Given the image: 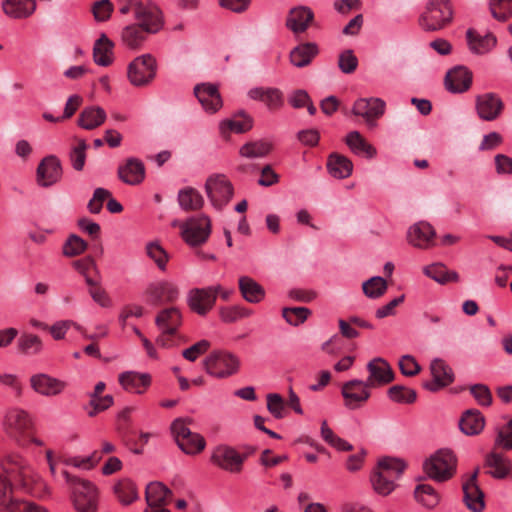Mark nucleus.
Segmentation results:
<instances>
[{"mask_svg":"<svg viewBox=\"0 0 512 512\" xmlns=\"http://www.w3.org/2000/svg\"><path fill=\"white\" fill-rule=\"evenodd\" d=\"M246 459L247 454H241L234 447L226 444L216 446L210 456V462L213 465L234 474L242 471Z\"/></svg>","mask_w":512,"mask_h":512,"instance_id":"nucleus-8","label":"nucleus"},{"mask_svg":"<svg viewBox=\"0 0 512 512\" xmlns=\"http://www.w3.org/2000/svg\"><path fill=\"white\" fill-rule=\"evenodd\" d=\"M467 40L470 50L476 54H484L490 51L496 45V37L489 33L483 37L479 36L473 30L467 31Z\"/></svg>","mask_w":512,"mask_h":512,"instance_id":"nucleus-40","label":"nucleus"},{"mask_svg":"<svg viewBox=\"0 0 512 512\" xmlns=\"http://www.w3.org/2000/svg\"><path fill=\"white\" fill-rule=\"evenodd\" d=\"M388 395L391 400L400 403H413L417 394L413 389L401 385H394L389 388Z\"/></svg>","mask_w":512,"mask_h":512,"instance_id":"nucleus-57","label":"nucleus"},{"mask_svg":"<svg viewBox=\"0 0 512 512\" xmlns=\"http://www.w3.org/2000/svg\"><path fill=\"white\" fill-rule=\"evenodd\" d=\"M405 468L406 464L402 459L386 456L379 459L375 469L384 475L397 480L404 472Z\"/></svg>","mask_w":512,"mask_h":512,"instance_id":"nucleus-43","label":"nucleus"},{"mask_svg":"<svg viewBox=\"0 0 512 512\" xmlns=\"http://www.w3.org/2000/svg\"><path fill=\"white\" fill-rule=\"evenodd\" d=\"M329 174L336 179H344L352 173L351 161L338 153H331L326 163Z\"/></svg>","mask_w":512,"mask_h":512,"instance_id":"nucleus-33","label":"nucleus"},{"mask_svg":"<svg viewBox=\"0 0 512 512\" xmlns=\"http://www.w3.org/2000/svg\"><path fill=\"white\" fill-rule=\"evenodd\" d=\"M114 493L123 505H129L138 498L135 484L129 479H122L114 486Z\"/></svg>","mask_w":512,"mask_h":512,"instance_id":"nucleus-45","label":"nucleus"},{"mask_svg":"<svg viewBox=\"0 0 512 512\" xmlns=\"http://www.w3.org/2000/svg\"><path fill=\"white\" fill-rule=\"evenodd\" d=\"M475 108L480 119L494 121L501 115L504 103L498 95L484 93L476 97Z\"/></svg>","mask_w":512,"mask_h":512,"instance_id":"nucleus-15","label":"nucleus"},{"mask_svg":"<svg viewBox=\"0 0 512 512\" xmlns=\"http://www.w3.org/2000/svg\"><path fill=\"white\" fill-rule=\"evenodd\" d=\"M18 349L24 354L34 355L41 351L42 342L37 335L23 334L18 339Z\"/></svg>","mask_w":512,"mask_h":512,"instance_id":"nucleus-54","label":"nucleus"},{"mask_svg":"<svg viewBox=\"0 0 512 512\" xmlns=\"http://www.w3.org/2000/svg\"><path fill=\"white\" fill-rule=\"evenodd\" d=\"M205 371L215 378H227L238 372L239 358L227 351H213L203 361Z\"/></svg>","mask_w":512,"mask_h":512,"instance_id":"nucleus-5","label":"nucleus"},{"mask_svg":"<svg viewBox=\"0 0 512 512\" xmlns=\"http://www.w3.org/2000/svg\"><path fill=\"white\" fill-rule=\"evenodd\" d=\"M414 497L427 509H434L440 502L439 493L429 484H418L414 490Z\"/></svg>","mask_w":512,"mask_h":512,"instance_id":"nucleus-42","label":"nucleus"},{"mask_svg":"<svg viewBox=\"0 0 512 512\" xmlns=\"http://www.w3.org/2000/svg\"><path fill=\"white\" fill-rule=\"evenodd\" d=\"M146 252L161 271L166 270L169 255L166 250L158 242H149L146 245Z\"/></svg>","mask_w":512,"mask_h":512,"instance_id":"nucleus-52","label":"nucleus"},{"mask_svg":"<svg viewBox=\"0 0 512 512\" xmlns=\"http://www.w3.org/2000/svg\"><path fill=\"white\" fill-rule=\"evenodd\" d=\"M178 202L180 207L185 211L200 210L204 205L202 195L192 187H187L179 191Z\"/></svg>","mask_w":512,"mask_h":512,"instance_id":"nucleus-41","label":"nucleus"},{"mask_svg":"<svg viewBox=\"0 0 512 512\" xmlns=\"http://www.w3.org/2000/svg\"><path fill=\"white\" fill-rule=\"evenodd\" d=\"M371 386L386 385L394 380V372L389 363L383 358H375L367 364Z\"/></svg>","mask_w":512,"mask_h":512,"instance_id":"nucleus-23","label":"nucleus"},{"mask_svg":"<svg viewBox=\"0 0 512 512\" xmlns=\"http://www.w3.org/2000/svg\"><path fill=\"white\" fill-rule=\"evenodd\" d=\"M249 315L250 312L241 306H228L219 309L220 319L225 323H233Z\"/></svg>","mask_w":512,"mask_h":512,"instance_id":"nucleus-58","label":"nucleus"},{"mask_svg":"<svg viewBox=\"0 0 512 512\" xmlns=\"http://www.w3.org/2000/svg\"><path fill=\"white\" fill-rule=\"evenodd\" d=\"M221 290V285H214L204 288H193L187 294V304L191 311L200 316H205L210 312Z\"/></svg>","mask_w":512,"mask_h":512,"instance_id":"nucleus-10","label":"nucleus"},{"mask_svg":"<svg viewBox=\"0 0 512 512\" xmlns=\"http://www.w3.org/2000/svg\"><path fill=\"white\" fill-rule=\"evenodd\" d=\"M489 9L496 20L505 22L512 17V0H490Z\"/></svg>","mask_w":512,"mask_h":512,"instance_id":"nucleus-49","label":"nucleus"},{"mask_svg":"<svg viewBox=\"0 0 512 512\" xmlns=\"http://www.w3.org/2000/svg\"><path fill=\"white\" fill-rule=\"evenodd\" d=\"M457 459L449 449H440L423 463L425 473L437 482L449 480L455 473Z\"/></svg>","mask_w":512,"mask_h":512,"instance_id":"nucleus-4","label":"nucleus"},{"mask_svg":"<svg viewBox=\"0 0 512 512\" xmlns=\"http://www.w3.org/2000/svg\"><path fill=\"white\" fill-rule=\"evenodd\" d=\"M248 96L256 101L263 102L271 111L280 109L283 106V94L277 88L255 87L249 90Z\"/></svg>","mask_w":512,"mask_h":512,"instance_id":"nucleus-26","label":"nucleus"},{"mask_svg":"<svg viewBox=\"0 0 512 512\" xmlns=\"http://www.w3.org/2000/svg\"><path fill=\"white\" fill-rule=\"evenodd\" d=\"M313 18L314 14L311 9L307 7L293 8L287 16L286 26L294 33H302L306 31Z\"/></svg>","mask_w":512,"mask_h":512,"instance_id":"nucleus-29","label":"nucleus"},{"mask_svg":"<svg viewBox=\"0 0 512 512\" xmlns=\"http://www.w3.org/2000/svg\"><path fill=\"white\" fill-rule=\"evenodd\" d=\"M211 233V220L206 215L193 217L182 225V238L190 246H198L207 241Z\"/></svg>","mask_w":512,"mask_h":512,"instance_id":"nucleus-11","label":"nucleus"},{"mask_svg":"<svg viewBox=\"0 0 512 512\" xmlns=\"http://www.w3.org/2000/svg\"><path fill=\"white\" fill-rule=\"evenodd\" d=\"M478 473L479 468H477L462 485L464 502L473 512H482L485 506L484 494L477 483Z\"/></svg>","mask_w":512,"mask_h":512,"instance_id":"nucleus-19","label":"nucleus"},{"mask_svg":"<svg viewBox=\"0 0 512 512\" xmlns=\"http://www.w3.org/2000/svg\"><path fill=\"white\" fill-rule=\"evenodd\" d=\"M106 112L98 106L84 108L79 114L78 125L86 130H92L104 123Z\"/></svg>","mask_w":512,"mask_h":512,"instance_id":"nucleus-36","label":"nucleus"},{"mask_svg":"<svg viewBox=\"0 0 512 512\" xmlns=\"http://www.w3.org/2000/svg\"><path fill=\"white\" fill-rule=\"evenodd\" d=\"M114 403V399L112 395L105 396H91L89 405L91 406V410L87 412L89 417H94L100 412L107 410Z\"/></svg>","mask_w":512,"mask_h":512,"instance_id":"nucleus-61","label":"nucleus"},{"mask_svg":"<svg viewBox=\"0 0 512 512\" xmlns=\"http://www.w3.org/2000/svg\"><path fill=\"white\" fill-rule=\"evenodd\" d=\"M220 127L223 132L229 130L235 133H244L253 127V119L244 112H241L233 119L223 121Z\"/></svg>","mask_w":512,"mask_h":512,"instance_id":"nucleus-47","label":"nucleus"},{"mask_svg":"<svg viewBox=\"0 0 512 512\" xmlns=\"http://www.w3.org/2000/svg\"><path fill=\"white\" fill-rule=\"evenodd\" d=\"M321 436L329 445L339 451H349L352 449V446L348 442L334 434L326 420L321 424Z\"/></svg>","mask_w":512,"mask_h":512,"instance_id":"nucleus-53","label":"nucleus"},{"mask_svg":"<svg viewBox=\"0 0 512 512\" xmlns=\"http://www.w3.org/2000/svg\"><path fill=\"white\" fill-rule=\"evenodd\" d=\"M172 492L161 482H151L146 487L145 498L148 506L166 505V498Z\"/></svg>","mask_w":512,"mask_h":512,"instance_id":"nucleus-44","label":"nucleus"},{"mask_svg":"<svg viewBox=\"0 0 512 512\" xmlns=\"http://www.w3.org/2000/svg\"><path fill=\"white\" fill-rule=\"evenodd\" d=\"M430 372L433 377V381L424 384V387L429 391L436 392L439 389L448 386L454 380L452 369L440 358H436L431 361Z\"/></svg>","mask_w":512,"mask_h":512,"instance_id":"nucleus-21","label":"nucleus"},{"mask_svg":"<svg viewBox=\"0 0 512 512\" xmlns=\"http://www.w3.org/2000/svg\"><path fill=\"white\" fill-rule=\"evenodd\" d=\"M435 229L425 221H420L408 228L407 242L418 249H429L434 245Z\"/></svg>","mask_w":512,"mask_h":512,"instance_id":"nucleus-16","label":"nucleus"},{"mask_svg":"<svg viewBox=\"0 0 512 512\" xmlns=\"http://www.w3.org/2000/svg\"><path fill=\"white\" fill-rule=\"evenodd\" d=\"M271 150L272 145L269 142L260 140L244 144L240 148L239 153L246 158H258L266 156Z\"/></svg>","mask_w":512,"mask_h":512,"instance_id":"nucleus-48","label":"nucleus"},{"mask_svg":"<svg viewBox=\"0 0 512 512\" xmlns=\"http://www.w3.org/2000/svg\"><path fill=\"white\" fill-rule=\"evenodd\" d=\"M88 247L85 240L75 234H71L63 244L62 252L66 257H75L82 254Z\"/></svg>","mask_w":512,"mask_h":512,"instance_id":"nucleus-51","label":"nucleus"},{"mask_svg":"<svg viewBox=\"0 0 512 512\" xmlns=\"http://www.w3.org/2000/svg\"><path fill=\"white\" fill-rule=\"evenodd\" d=\"M395 481L396 480L393 478L384 475L376 469H374L370 477L373 490L381 496H387L392 493L396 487Z\"/></svg>","mask_w":512,"mask_h":512,"instance_id":"nucleus-46","label":"nucleus"},{"mask_svg":"<svg viewBox=\"0 0 512 512\" xmlns=\"http://www.w3.org/2000/svg\"><path fill=\"white\" fill-rule=\"evenodd\" d=\"M495 448L512 449V419L497 431Z\"/></svg>","mask_w":512,"mask_h":512,"instance_id":"nucleus-63","label":"nucleus"},{"mask_svg":"<svg viewBox=\"0 0 512 512\" xmlns=\"http://www.w3.org/2000/svg\"><path fill=\"white\" fill-rule=\"evenodd\" d=\"M71 491V501L77 512H96L99 503L97 486L87 479L62 472Z\"/></svg>","mask_w":512,"mask_h":512,"instance_id":"nucleus-2","label":"nucleus"},{"mask_svg":"<svg viewBox=\"0 0 512 512\" xmlns=\"http://www.w3.org/2000/svg\"><path fill=\"white\" fill-rule=\"evenodd\" d=\"M136 24L142 25L146 31L156 34L164 26L162 11L154 3L144 0L138 11L134 15Z\"/></svg>","mask_w":512,"mask_h":512,"instance_id":"nucleus-13","label":"nucleus"},{"mask_svg":"<svg viewBox=\"0 0 512 512\" xmlns=\"http://www.w3.org/2000/svg\"><path fill=\"white\" fill-rule=\"evenodd\" d=\"M62 177V166L56 156H47L39 163L36 171L37 183L42 187H49Z\"/></svg>","mask_w":512,"mask_h":512,"instance_id":"nucleus-18","label":"nucleus"},{"mask_svg":"<svg viewBox=\"0 0 512 512\" xmlns=\"http://www.w3.org/2000/svg\"><path fill=\"white\" fill-rule=\"evenodd\" d=\"M113 47V42L106 36V34H101L93 47V58L95 63L104 67L109 66L113 61Z\"/></svg>","mask_w":512,"mask_h":512,"instance_id":"nucleus-35","label":"nucleus"},{"mask_svg":"<svg viewBox=\"0 0 512 512\" xmlns=\"http://www.w3.org/2000/svg\"><path fill=\"white\" fill-rule=\"evenodd\" d=\"M423 273L440 284L458 282L459 275L456 271L449 270L442 263H434L423 268Z\"/></svg>","mask_w":512,"mask_h":512,"instance_id":"nucleus-39","label":"nucleus"},{"mask_svg":"<svg viewBox=\"0 0 512 512\" xmlns=\"http://www.w3.org/2000/svg\"><path fill=\"white\" fill-rule=\"evenodd\" d=\"M156 70V59L151 54H144L129 64L128 79L134 86H143L155 78Z\"/></svg>","mask_w":512,"mask_h":512,"instance_id":"nucleus-9","label":"nucleus"},{"mask_svg":"<svg viewBox=\"0 0 512 512\" xmlns=\"http://www.w3.org/2000/svg\"><path fill=\"white\" fill-rule=\"evenodd\" d=\"M267 410L276 419H282L286 416V404L280 394L270 393L266 396Z\"/></svg>","mask_w":512,"mask_h":512,"instance_id":"nucleus-56","label":"nucleus"},{"mask_svg":"<svg viewBox=\"0 0 512 512\" xmlns=\"http://www.w3.org/2000/svg\"><path fill=\"white\" fill-rule=\"evenodd\" d=\"M171 431L178 447L187 455H197L206 447L203 436L193 433L184 419H176L171 424Z\"/></svg>","mask_w":512,"mask_h":512,"instance_id":"nucleus-6","label":"nucleus"},{"mask_svg":"<svg viewBox=\"0 0 512 512\" xmlns=\"http://www.w3.org/2000/svg\"><path fill=\"white\" fill-rule=\"evenodd\" d=\"M205 191L211 204L221 210L232 199L234 187L226 175L213 174L205 182Z\"/></svg>","mask_w":512,"mask_h":512,"instance_id":"nucleus-7","label":"nucleus"},{"mask_svg":"<svg viewBox=\"0 0 512 512\" xmlns=\"http://www.w3.org/2000/svg\"><path fill=\"white\" fill-rule=\"evenodd\" d=\"M385 102L379 98H361L354 102V115L365 117L369 125H374V119L383 115Z\"/></svg>","mask_w":512,"mask_h":512,"instance_id":"nucleus-24","label":"nucleus"},{"mask_svg":"<svg viewBox=\"0 0 512 512\" xmlns=\"http://www.w3.org/2000/svg\"><path fill=\"white\" fill-rule=\"evenodd\" d=\"M118 177L128 185H137L145 178L144 164L139 159L129 158L124 165L119 166Z\"/></svg>","mask_w":512,"mask_h":512,"instance_id":"nucleus-27","label":"nucleus"},{"mask_svg":"<svg viewBox=\"0 0 512 512\" xmlns=\"http://www.w3.org/2000/svg\"><path fill=\"white\" fill-rule=\"evenodd\" d=\"M5 428L19 445H26L25 433L32 428V419L27 411L20 408L9 410L5 416Z\"/></svg>","mask_w":512,"mask_h":512,"instance_id":"nucleus-12","label":"nucleus"},{"mask_svg":"<svg viewBox=\"0 0 512 512\" xmlns=\"http://www.w3.org/2000/svg\"><path fill=\"white\" fill-rule=\"evenodd\" d=\"M87 147L85 140L80 139L70 152V161L76 171H82L84 168Z\"/></svg>","mask_w":512,"mask_h":512,"instance_id":"nucleus-60","label":"nucleus"},{"mask_svg":"<svg viewBox=\"0 0 512 512\" xmlns=\"http://www.w3.org/2000/svg\"><path fill=\"white\" fill-rule=\"evenodd\" d=\"M29 382L34 392L45 397L57 396L67 386L66 382L45 373L32 375Z\"/></svg>","mask_w":512,"mask_h":512,"instance_id":"nucleus-17","label":"nucleus"},{"mask_svg":"<svg viewBox=\"0 0 512 512\" xmlns=\"http://www.w3.org/2000/svg\"><path fill=\"white\" fill-rule=\"evenodd\" d=\"M210 346H211V343L208 340L202 339V340L196 342L195 344H193L192 346H190L189 348L183 350L182 356L186 360H188L190 362H194L201 355L205 354L209 350Z\"/></svg>","mask_w":512,"mask_h":512,"instance_id":"nucleus-62","label":"nucleus"},{"mask_svg":"<svg viewBox=\"0 0 512 512\" xmlns=\"http://www.w3.org/2000/svg\"><path fill=\"white\" fill-rule=\"evenodd\" d=\"M319 53V48L316 43L308 42L303 43L290 52V62L296 67H305L309 65L314 57Z\"/></svg>","mask_w":512,"mask_h":512,"instance_id":"nucleus-30","label":"nucleus"},{"mask_svg":"<svg viewBox=\"0 0 512 512\" xmlns=\"http://www.w3.org/2000/svg\"><path fill=\"white\" fill-rule=\"evenodd\" d=\"M494 449L486 456L485 466L489 468L488 473L495 478L506 477L511 469L509 460Z\"/></svg>","mask_w":512,"mask_h":512,"instance_id":"nucleus-32","label":"nucleus"},{"mask_svg":"<svg viewBox=\"0 0 512 512\" xmlns=\"http://www.w3.org/2000/svg\"><path fill=\"white\" fill-rule=\"evenodd\" d=\"M194 94L203 109L208 113L217 112L223 105L218 87L211 83L197 84Z\"/></svg>","mask_w":512,"mask_h":512,"instance_id":"nucleus-20","label":"nucleus"},{"mask_svg":"<svg viewBox=\"0 0 512 512\" xmlns=\"http://www.w3.org/2000/svg\"><path fill=\"white\" fill-rule=\"evenodd\" d=\"M102 459L101 453L94 451L91 455L86 457L74 456L67 460V464L75 468H82L90 470L94 468Z\"/></svg>","mask_w":512,"mask_h":512,"instance_id":"nucleus-59","label":"nucleus"},{"mask_svg":"<svg viewBox=\"0 0 512 512\" xmlns=\"http://www.w3.org/2000/svg\"><path fill=\"white\" fill-rule=\"evenodd\" d=\"M1 467L6 474H0V512H48L44 506L37 505L8 494L11 481L25 490H30L38 481L39 476L20 455L8 454L1 461Z\"/></svg>","mask_w":512,"mask_h":512,"instance_id":"nucleus-1","label":"nucleus"},{"mask_svg":"<svg viewBox=\"0 0 512 512\" xmlns=\"http://www.w3.org/2000/svg\"><path fill=\"white\" fill-rule=\"evenodd\" d=\"M239 290L243 298L250 303H259L265 297L264 288L248 276L239 278Z\"/></svg>","mask_w":512,"mask_h":512,"instance_id":"nucleus-38","label":"nucleus"},{"mask_svg":"<svg viewBox=\"0 0 512 512\" xmlns=\"http://www.w3.org/2000/svg\"><path fill=\"white\" fill-rule=\"evenodd\" d=\"M485 425V420L480 411L476 409L467 410L459 422L461 431L466 435L479 434Z\"/></svg>","mask_w":512,"mask_h":512,"instance_id":"nucleus-37","label":"nucleus"},{"mask_svg":"<svg viewBox=\"0 0 512 512\" xmlns=\"http://www.w3.org/2000/svg\"><path fill=\"white\" fill-rule=\"evenodd\" d=\"M144 296L148 304L158 306L174 302L179 296V290L172 282L158 281L148 285Z\"/></svg>","mask_w":512,"mask_h":512,"instance_id":"nucleus-14","label":"nucleus"},{"mask_svg":"<svg viewBox=\"0 0 512 512\" xmlns=\"http://www.w3.org/2000/svg\"><path fill=\"white\" fill-rule=\"evenodd\" d=\"M310 314L311 311L306 307H287L282 310L283 318L287 321V323L293 326H298L304 323Z\"/></svg>","mask_w":512,"mask_h":512,"instance_id":"nucleus-55","label":"nucleus"},{"mask_svg":"<svg viewBox=\"0 0 512 512\" xmlns=\"http://www.w3.org/2000/svg\"><path fill=\"white\" fill-rule=\"evenodd\" d=\"M6 15L15 18H26L30 16L36 8L35 0H4L2 3Z\"/></svg>","mask_w":512,"mask_h":512,"instance_id":"nucleus-34","label":"nucleus"},{"mask_svg":"<svg viewBox=\"0 0 512 512\" xmlns=\"http://www.w3.org/2000/svg\"><path fill=\"white\" fill-rule=\"evenodd\" d=\"M113 12V4L110 0L96 1L92 6V13L96 21L104 22L110 19Z\"/></svg>","mask_w":512,"mask_h":512,"instance_id":"nucleus-64","label":"nucleus"},{"mask_svg":"<svg viewBox=\"0 0 512 512\" xmlns=\"http://www.w3.org/2000/svg\"><path fill=\"white\" fill-rule=\"evenodd\" d=\"M155 323L161 331L177 332L182 324V315L176 307L166 308L158 313Z\"/></svg>","mask_w":512,"mask_h":512,"instance_id":"nucleus-31","label":"nucleus"},{"mask_svg":"<svg viewBox=\"0 0 512 512\" xmlns=\"http://www.w3.org/2000/svg\"><path fill=\"white\" fill-rule=\"evenodd\" d=\"M472 84V72L464 66L450 69L445 77V87L451 93H463Z\"/></svg>","mask_w":512,"mask_h":512,"instance_id":"nucleus-22","label":"nucleus"},{"mask_svg":"<svg viewBox=\"0 0 512 512\" xmlns=\"http://www.w3.org/2000/svg\"><path fill=\"white\" fill-rule=\"evenodd\" d=\"M119 383L126 391L141 394L150 386L151 376L148 373L127 371L119 375Z\"/></svg>","mask_w":512,"mask_h":512,"instance_id":"nucleus-28","label":"nucleus"},{"mask_svg":"<svg viewBox=\"0 0 512 512\" xmlns=\"http://www.w3.org/2000/svg\"><path fill=\"white\" fill-rule=\"evenodd\" d=\"M150 32L140 24L131 23L121 31V43L128 49L138 50L146 42Z\"/></svg>","mask_w":512,"mask_h":512,"instance_id":"nucleus-25","label":"nucleus"},{"mask_svg":"<svg viewBox=\"0 0 512 512\" xmlns=\"http://www.w3.org/2000/svg\"><path fill=\"white\" fill-rule=\"evenodd\" d=\"M453 15L451 0H428L418 24L426 32L440 31L452 22Z\"/></svg>","mask_w":512,"mask_h":512,"instance_id":"nucleus-3","label":"nucleus"},{"mask_svg":"<svg viewBox=\"0 0 512 512\" xmlns=\"http://www.w3.org/2000/svg\"><path fill=\"white\" fill-rule=\"evenodd\" d=\"M387 282L379 276L372 277L362 285L363 293L369 298H379L387 291Z\"/></svg>","mask_w":512,"mask_h":512,"instance_id":"nucleus-50","label":"nucleus"}]
</instances>
